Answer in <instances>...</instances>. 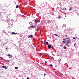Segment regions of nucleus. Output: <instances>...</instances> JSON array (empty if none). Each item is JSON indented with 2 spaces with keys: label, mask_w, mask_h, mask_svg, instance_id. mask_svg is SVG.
Returning <instances> with one entry per match:
<instances>
[{
  "label": "nucleus",
  "mask_w": 79,
  "mask_h": 79,
  "mask_svg": "<svg viewBox=\"0 0 79 79\" xmlns=\"http://www.w3.org/2000/svg\"><path fill=\"white\" fill-rule=\"evenodd\" d=\"M18 34L17 33L12 32V34H14L15 35H16V34Z\"/></svg>",
  "instance_id": "nucleus-8"
},
{
  "label": "nucleus",
  "mask_w": 79,
  "mask_h": 79,
  "mask_svg": "<svg viewBox=\"0 0 79 79\" xmlns=\"http://www.w3.org/2000/svg\"><path fill=\"white\" fill-rule=\"evenodd\" d=\"M71 8H72L71 7L69 9L70 11L71 10Z\"/></svg>",
  "instance_id": "nucleus-20"
},
{
  "label": "nucleus",
  "mask_w": 79,
  "mask_h": 79,
  "mask_svg": "<svg viewBox=\"0 0 79 79\" xmlns=\"http://www.w3.org/2000/svg\"><path fill=\"white\" fill-rule=\"evenodd\" d=\"M63 42H64V44H65V42H64V41H63Z\"/></svg>",
  "instance_id": "nucleus-19"
},
{
  "label": "nucleus",
  "mask_w": 79,
  "mask_h": 79,
  "mask_svg": "<svg viewBox=\"0 0 79 79\" xmlns=\"http://www.w3.org/2000/svg\"><path fill=\"white\" fill-rule=\"evenodd\" d=\"M73 39H76V38L73 37Z\"/></svg>",
  "instance_id": "nucleus-21"
},
{
  "label": "nucleus",
  "mask_w": 79,
  "mask_h": 79,
  "mask_svg": "<svg viewBox=\"0 0 79 79\" xmlns=\"http://www.w3.org/2000/svg\"><path fill=\"white\" fill-rule=\"evenodd\" d=\"M45 75H46V74L45 73H44V76H45Z\"/></svg>",
  "instance_id": "nucleus-22"
},
{
  "label": "nucleus",
  "mask_w": 79,
  "mask_h": 79,
  "mask_svg": "<svg viewBox=\"0 0 79 79\" xmlns=\"http://www.w3.org/2000/svg\"><path fill=\"white\" fill-rule=\"evenodd\" d=\"M2 68H4V69H7V67L6 66H2Z\"/></svg>",
  "instance_id": "nucleus-4"
},
{
  "label": "nucleus",
  "mask_w": 79,
  "mask_h": 79,
  "mask_svg": "<svg viewBox=\"0 0 79 79\" xmlns=\"http://www.w3.org/2000/svg\"><path fill=\"white\" fill-rule=\"evenodd\" d=\"M64 40H65V42L66 43H67L66 44V45L68 47H69V43L70 42V40L69 38H66L65 39H64Z\"/></svg>",
  "instance_id": "nucleus-1"
},
{
  "label": "nucleus",
  "mask_w": 79,
  "mask_h": 79,
  "mask_svg": "<svg viewBox=\"0 0 79 79\" xmlns=\"http://www.w3.org/2000/svg\"><path fill=\"white\" fill-rule=\"evenodd\" d=\"M50 66H51V67H52L53 66V65H52V64H50Z\"/></svg>",
  "instance_id": "nucleus-15"
},
{
  "label": "nucleus",
  "mask_w": 79,
  "mask_h": 79,
  "mask_svg": "<svg viewBox=\"0 0 79 79\" xmlns=\"http://www.w3.org/2000/svg\"><path fill=\"white\" fill-rule=\"evenodd\" d=\"M65 10H66L67 9L66 8H65V9H64Z\"/></svg>",
  "instance_id": "nucleus-23"
},
{
  "label": "nucleus",
  "mask_w": 79,
  "mask_h": 79,
  "mask_svg": "<svg viewBox=\"0 0 79 79\" xmlns=\"http://www.w3.org/2000/svg\"><path fill=\"white\" fill-rule=\"evenodd\" d=\"M30 27H31L32 28H33V29H34L35 28V26L33 25H32L31 26H30Z\"/></svg>",
  "instance_id": "nucleus-7"
},
{
  "label": "nucleus",
  "mask_w": 79,
  "mask_h": 79,
  "mask_svg": "<svg viewBox=\"0 0 79 79\" xmlns=\"http://www.w3.org/2000/svg\"><path fill=\"white\" fill-rule=\"evenodd\" d=\"M66 66H67V67H68V65H67Z\"/></svg>",
  "instance_id": "nucleus-25"
},
{
  "label": "nucleus",
  "mask_w": 79,
  "mask_h": 79,
  "mask_svg": "<svg viewBox=\"0 0 79 79\" xmlns=\"http://www.w3.org/2000/svg\"><path fill=\"white\" fill-rule=\"evenodd\" d=\"M7 56H9V57L10 58H12V56H11L10 54H7Z\"/></svg>",
  "instance_id": "nucleus-3"
},
{
  "label": "nucleus",
  "mask_w": 79,
  "mask_h": 79,
  "mask_svg": "<svg viewBox=\"0 0 79 79\" xmlns=\"http://www.w3.org/2000/svg\"><path fill=\"white\" fill-rule=\"evenodd\" d=\"M45 63H47V62H46V61H45Z\"/></svg>",
  "instance_id": "nucleus-24"
},
{
  "label": "nucleus",
  "mask_w": 79,
  "mask_h": 79,
  "mask_svg": "<svg viewBox=\"0 0 79 79\" xmlns=\"http://www.w3.org/2000/svg\"><path fill=\"white\" fill-rule=\"evenodd\" d=\"M46 44H47V45H48L49 44H48V42H46Z\"/></svg>",
  "instance_id": "nucleus-11"
},
{
  "label": "nucleus",
  "mask_w": 79,
  "mask_h": 79,
  "mask_svg": "<svg viewBox=\"0 0 79 79\" xmlns=\"http://www.w3.org/2000/svg\"><path fill=\"white\" fill-rule=\"evenodd\" d=\"M61 17L60 15H59L58 17V19H60V18H61Z\"/></svg>",
  "instance_id": "nucleus-9"
},
{
  "label": "nucleus",
  "mask_w": 79,
  "mask_h": 79,
  "mask_svg": "<svg viewBox=\"0 0 79 79\" xmlns=\"http://www.w3.org/2000/svg\"><path fill=\"white\" fill-rule=\"evenodd\" d=\"M48 48H52V46L50 45H49L48 46Z\"/></svg>",
  "instance_id": "nucleus-5"
},
{
  "label": "nucleus",
  "mask_w": 79,
  "mask_h": 79,
  "mask_svg": "<svg viewBox=\"0 0 79 79\" xmlns=\"http://www.w3.org/2000/svg\"><path fill=\"white\" fill-rule=\"evenodd\" d=\"M60 61H61V59L60 60Z\"/></svg>",
  "instance_id": "nucleus-28"
},
{
  "label": "nucleus",
  "mask_w": 79,
  "mask_h": 79,
  "mask_svg": "<svg viewBox=\"0 0 79 79\" xmlns=\"http://www.w3.org/2000/svg\"><path fill=\"white\" fill-rule=\"evenodd\" d=\"M41 55H42V53H40Z\"/></svg>",
  "instance_id": "nucleus-27"
},
{
  "label": "nucleus",
  "mask_w": 79,
  "mask_h": 79,
  "mask_svg": "<svg viewBox=\"0 0 79 79\" xmlns=\"http://www.w3.org/2000/svg\"><path fill=\"white\" fill-rule=\"evenodd\" d=\"M54 35H56V36H58V37H59V36H58V35H57V34H54Z\"/></svg>",
  "instance_id": "nucleus-14"
},
{
  "label": "nucleus",
  "mask_w": 79,
  "mask_h": 79,
  "mask_svg": "<svg viewBox=\"0 0 79 79\" xmlns=\"http://www.w3.org/2000/svg\"><path fill=\"white\" fill-rule=\"evenodd\" d=\"M34 21L35 23H37L39 22V21L36 20H34Z\"/></svg>",
  "instance_id": "nucleus-6"
},
{
  "label": "nucleus",
  "mask_w": 79,
  "mask_h": 79,
  "mask_svg": "<svg viewBox=\"0 0 79 79\" xmlns=\"http://www.w3.org/2000/svg\"><path fill=\"white\" fill-rule=\"evenodd\" d=\"M19 7V5H17L16 6V8H18Z\"/></svg>",
  "instance_id": "nucleus-12"
},
{
  "label": "nucleus",
  "mask_w": 79,
  "mask_h": 79,
  "mask_svg": "<svg viewBox=\"0 0 79 79\" xmlns=\"http://www.w3.org/2000/svg\"><path fill=\"white\" fill-rule=\"evenodd\" d=\"M18 69V67H15V69Z\"/></svg>",
  "instance_id": "nucleus-13"
},
{
  "label": "nucleus",
  "mask_w": 79,
  "mask_h": 79,
  "mask_svg": "<svg viewBox=\"0 0 79 79\" xmlns=\"http://www.w3.org/2000/svg\"><path fill=\"white\" fill-rule=\"evenodd\" d=\"M6 50L7 49V48H6Z\"/></svg>",
  "instance_id": "nucleus-29"
},
{
  "label": "nucleus",
  "mask_w": 79,
  "mask_h": 79,
  "mask_svg": "<svg viewBox=\"0 0 79 79\" xmlns=\"http://www.w3.org/2000/svg\"><path fill=\"white\" fill-rule=\"evenodd\" d=\"M64 49H66V47H64Z\"/></svg>",
  "instance_id": "nucleus-16"
},
{
  "label": "nucleus",
  "mask_w": 79,
  "mask_h": 79,
  "mask_svg": "<svg viewBox=\"0 0 79 79\" xmlns=\"http://www.w3.org/2000/svg\"><path fill=\"white\" fill-rule=\"evenodd\" d=\"M33 37V35H28V38H32Z\"/></svg>",
  "instance_id": "nucleus-2"
},
{
  "label": "nucleus",
  "mask_w": 79,
  "mask_h": 79,
  "mask_svg": "<svg viewBox=\"0 0 79 79\" xmlns=\"http://www.w3.org/2000/svg\"><path fill=\"white\" fill-rule=\"evenodd\" d=\"M27 79H29V78L27 77Z\"/></svg>",
  "instance_id": "nucleus-18"
},
{
  "label": "nucleus",
  "mask_w": 79,
  "mask_h": 79,
  "mask_svg": "<svg viewBox=\"0 0 79 79\" xmlns=\"http://www.w3.org/2000/svg\"><path fill=\"white\" fill-rule=\"evenodd\" d=\"M44 45H46V44H45V42L44 43Z\"/></svg>",
  "instance_id": "nucleus-17"
},
{
  "label": "nucleus",
  "mask_w": 79,
  "mask_h": 79,
  "mask_svg": "<svg viewBox=\"0 0 79 79\" xmlns=\"http://www.w3.org/2000/svg\"><path fill=\"white\" fill-rule=\"evenodd\" d=\"M60 47H62V45L60 46Z\"/></svg>",
  "instance_id": "nucleus-30"
},
{
  "label": "nucleus",
  "mask_w": 79,
  "mask_h": 79,
  "mask_svg": "<svg viewBox=\"0 0 79 79\" xmlns=\"http://www.w3.org/2000/svg\"><path fill=\"white\" fill-rule=\"evenodd\" d=\"M48 23H51V21L50 20H48Z\"/></svg>",
  "instance_id": "nucleus-10"
},
{
  "label": "nucleus",
  "mask_w": 79,
  "mask_h": 79,
  "mask_svg": "<svg viewBox=\"0 0 79 79\" xmlns=\"http://www.w3.org/2000/svg\"><path fill=\"white\" fill-rule=\"evenodd\" d=\"M76 44H74V46H75V45H76Z\"/></svg>",
  "instance_id": "nucleus-26"
}]
</instances>
